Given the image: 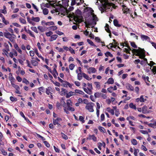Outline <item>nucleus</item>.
Returning <instances> with one entry per match:
<instances>
[{
    "mask_svg": "<svg viewBox=\"0 0 156 156\" xmlns=\"http://www.w3.org/2000/svg\"><path fill=\"white\" fill-rule=\"evenodd\" d=\"M101 93L100 92H96L95 93L94 95L95 98H99L101 97Z\"/></svg>",
    "mask_w": 156,
    "mask_h": 156,
    "instance_id": "20",
    "label": "nucleus"
},
{
    "mask_svg": "<svg viewBox=\"0 0 156 156\" xmlns=\"http://www.w3.org/2000/svg\"><path fill=\"white\" fill-rule=\"evenodd\" d=\"M75 13L76 14V16H75V19H76V22H80L83 21L82 19L83 17L81 16H80L81 14V12L79 9H77L76 10Z\"/></svg>",
    "mask_w": 156,
    "mask_h": 156,
    "instance_id": "2",
    "label": "nucleus"
},
{
    "mask_svg": "<svg viewBox=\"0 0 156 156\" xmlns=\"http://www.w3.org/2000/svg\"><path fill=\"white\" fill-rule=\"evenodd\" d=\"M61 134L62 136L63 139H65L66 140L68 139V137L65 134L63 133H62Z\"/></svg>",
    "mask_w": 156,
    "mask_h": 156,
    "instance_id": "40",
    "label": "nucleus"
},
{
    "mask_svg": "<svg viewBox=\"0 0 156 156\" xmlns=\"http://www.w3.org/2000/svg\"><path fill=\"white\" fill-rule=\"evenodd\" d=\"M129 106L130 108H132L133 109H136V106H135V105H134L132 103H130L129 104Z\"/></svg>",
    "mask_w": 156,
    "mask_h": 156,
    "instance_id": "32",
    "label": "nucleus"
},
{
    "mask_svg": "<svg viewBox=\"0 0 156 156\" xmlns=\"http://www.w3.org/2000/svg\"><path fill=\"white\" fill-rule=\"evenodd\" d=\"M84 23L86 24V27H87V28L90 27H89L88 26H89V25L92 26V25H95L94 24V22H93V20H92V21L91 23H90V22L88 23L87 24V22H85Z\"/></svg>",
    "mask_w": 156,
    "mask_h": 156,
    "instance_id": "12",
    "label": "nucleus"
},
{
    "mask_svg": "<svg viewBox=\"0 0 156 156\" xmlns=\"http://www.w3.org/2000/svg\"><path fill=\"white\" fill-rule=\"evenodd\" d=\"M147 107L146 106H144L142 108V112L143 113L145 114L147 112Z\"/></svg>",
    "mask_w": 156,
    "mask_h": 156,
    "instance_id": "22",
    "label": "nucleus"
},
{
    "mask_svg": "<svg viewBox=\"0 0 156 156\" xmlns=\"http://www.w3.org/2000/svg\"><path fill=\"white\" fill-rule=\"evenodd\" d=\"M105 30L108 33H109L110 31L109 29V26L107 24H106L105 26Z\"/></svg>",
    "mask_w": 156,
    "mask_h": 156,
    "instance_id": "29",
    "label": "nucleus"
},
{
    "mask_svg": "<svg viewBox=\"0 0 156 156\" xmlns=\"http://www.w3.org/2000/svg\"><path fill=\"white\" fill-rule=\"evenodd\" d=\"M69 50L72 54H75V53L74 50L71 47H69Z\"/></svg>",
    "mask_w": 156,
    "mask_h": 156,
    "instance_id": "48",
    "label": "nucleus"
},
{
    "mask_svg": "<svg viewBox=\"0 0 156 156\" xmlns=\"http://www.w3.org/2000/svg\"><path fill=\"white\" fill-rule=\"evenodd\" d=\"M31 20L33 21H34L35 22H39L40 20V18L39 17H33L32 18Z\"/></svg>",
    "mask_w": 156,
    "mask_h": 156,
    "instance_id": "15",
    "label": "nucleus"
},
{
    "mask_svg": "<svg viewBox=\"0 0 156 156\" xmlns=\"http://www.w3.org/2000/svg\"><path fill=\"white\" fill-rule=\"evenodd\" d=\"M35 52L36 54L37 55V56L39 58H41L42 60H44V58L43 57H42L41 56H39V53H38L37 50L36 51H35Z\"/></svg>",
    "mask_w": 156,
    "mask_h": 156,
    "instance_id": "36",
    "label": "nucleus"
},
{
    "mask_svg": "<svg viewBox=\"0 0 156 156\" xmlns=\"http://www.w3.org/2000/svg\"><path fill=\"white\" fill-rule=\"evenodd\" d=\"M50 27L51 28V29L53 30H55L57 29V27L56 26H52Z\"/></svg>",
    "mask_w": 156,
    "mask_h": 156,
    "instance_id": "62",
    "label": "nucleus"
},
{
    "mask_svg": "<svg viewBox=\"0 0 156 156\" xmlns=\"http://www.w3.org/2000/svg\"><path fill=\"white\" fill-rule=\"evenodd\" d=\"M20 21L21 23L23 24L26 23V21L25 20L21 18H20Z\"/></svg>",
    "mask_w": 156,
    "mask_h": 156,
    "instance_id": "42",
    "label": "nucleus"
},
{
    "mask_svg": "<svg viewBox=\"0 0 156 156\" xmlns=\"http://www.w3.org/2000/svg\"><path fill=\"white\" fill-rule=\"evenodd\" d=\"M83 117L81 116H80L79 117V120L81 121L82 123H84L85 122L84 120L83 119Z\"/></svg>",
    "mask_w": 156,
    "mask_h": 156,
    "instance_id": "51",
    "label": "nucleus"
},
{
    "mask_svg": "<svg viewBox=\"0 0 156 156\" xmlns=\"http://www.w3.org/2000/svg\"><path fill=\"white\" fill-rule=\"evenodd\" d=\"M88 86V87H87V89L88 90L90 91H91L93 89V87L92 86L91 84H90L89 83H87V84Z\"/></svg>",
    "mask_w": 156,
    "mask_h": 156,
    "instance_id": "27",
    "label": "nucleus"
},
{
    "mask_svg": "<svg viewBox=\"0 0 156 156\" xmlns=\"http://www.w3.org/2000/svg\"><path fill=\"white\" fill-rule=\"evenodd\" d=\"M12 86L14 87L16 90H18L19 89V87L18 85H16L15 84L12 83Z\"/></svg>",
    "mask_w": 156,
    "mask_h": 156,
    "instance_id": "45",
    "label": "nucleus"
},
{
    "mask_svg": "<svg viewBox=\"0 0 156 156\" xmlns=\"http://www.w3.org/2000/svg\"><path fill=\"white\" fill-rule=\"evenodd\" d=\"M105 55L106 56L108 57V56H109L111 57H113V55L109 51L105 53Z\"/></svg>",
    "mask_w": 156,
    "mask_h": 156,
    "instance_id": "33",
    "label": "nucleus"
},
{
    "mask_svg": "<svg viewBox=\"0 0 156 156\" xmlns=\"http://www.w3.org/2000/svg\"><path fill=\"white\" fill-rule=\"evenodd\" d=\"M31 28L32 30L34 31L36 33H38L37 29L36 27H31Z\"/></svg>",
    "mask_w": 156,
    "mask_h": 156,
    "instance_id": "46",
    "label": "nucleus"
},
{
    "mask_svg": "<svg viewBox=\"0 0 156 156\" xmlns=\"http://www.w3.org/2000/svg\"><path fill=\"white\" fill-rule=\"evenodd\" d=\"M20 115L23 117L27 121V122H30L29 120L27 118L25 117L23 113L22 112H20Z\"/></svg>",
    "mask_w": 156,
    "mask_h": 156,
    "instance_id": "25",
    "label": "nucleus"
},
{
    "mask_svg": "<svg viewBox=\"0 0 156 156\" xmlns=\"http://www.w3.org/2000/svg\"><path fill=\"white\" fill-rule=\"evenodd\" d=\"M108 109H109L108 110V112L110 113L112 115H114V111L112 109H110V108H107Z\"/></svg>",
    "mask_w": 156,
    "mask_h": 156,
    "instance_id": "47",
    "label": "nucleus"
},
{
    "mask_svg": "<svg viewBox=\"0 0 156 156\" xmlns=\"http://www.w3.org/2000/svg\"><path fill=\"white\" fill-rule=\"evenodd\" d=\"M44 143L47 147H50V144L46 141H44Z\"/></svg>",
    "mask_w": 156,
    "mask_h": 156,
    "instance_id": "56",
    "label": "nucleus"
},
{
    "mask_svg": "<svg viewBox=\"0 0 156 156\" xmlns=\"http://www.w3.org/2000/svg\"><path fill=\"white\" fill-rule=\"evenodd\" d=\"M126 87L128 89L131 91H134L133 87L129 83H127L126 84Z\"/></svg>",
    "mask_w": 156,
    "mask_h": 156,
    "instance_id": "10",
    "label": "nucleus"
},
{
    "mask_svg": "<svg viewBox=\"0 0 156 156\" xmlns=\"http://www.w3.org/2000/svg\"><path fill=\"white\" fill-rule=\"evenodd\" d=\"M75 66L73 64H71L69 66V68L71 70H72L73 69Z\"/></svg>",
    "mask_w": 156,
    "mask_h": 156,
    "instance_id": "43",
    "label": "nucleus"
},
{
    "mask_svg": "<svg viewBox=\"0 0 156 156\" xmlns=\"http://www.w3.org/2000/svg\"><path fill=\"white\" fill-rule=\"evenodd\" d=\"M49 87H48V88H46V93L48 95H49V94L51 93L52 94V93H51L50 91V90L49 89ZM50 88H51V87H50Z\"/></svg>",
    "mask_w": 156,
    "mask_h": 156,
    "instance_id": "53",
    "label": "nucleus"
},
{
    "mask_svg": "<svg viewBox=\"0 0 156 156\" xmlns=\"http://www.w3.org/2000/svg\"><path fill=\"white\" fill-rule=\"evenodd\" d=\"M30 55L31 57H33L34 55V52L32 51H30Z\"/></svg>",
    "mask_w": 156,
    "mask_h": 156,
    "instance_id": "63",
    "label": "nucleus"
},
{
    "mask_svg": "<svg viewBox=\"0 0 156 156\" xmlns=\"http://www.w3.org/2000/svg\"><path fill=\"white\" fill-rule=\"evenodd\" d=\"M41 24L43 26L44 25L50 26L51 25H54L55 24L52 21L46 23L44 20H43L42 21Z\"/></svg>",
    "mask_w": 156,
    "mask_h": 156,
    "instance_id": "6",
    "label": "nucleus"
},
{
    "mask_svg": "<svg viewBox=\"0 0 156 156\" xmlns=\"http://www.w3.org/2000/svg\"><path fill=\"white\" fill-rule=\"evenodd\" d=\"M139 152V150L138 149H134V154L136 156H137V153Z\"/></svg>",
    "mask_w": 156,
    "mask_h": 156,
    "instance_id": "54",
    "label": "nucleus"
},
{
    "mask_svg": "<svg viewBox=\"0 0 156 156\" xmlns=\"http://www.w3.org/2000/svg\"><path fill=\"white\" fill-rule=\"evenodd\" d=\"M2 154L4 155H7V153L5 151L4 149H2L1 150Z\"/></svg>",
    "mask_w": 156,
    "mask_h": 156,
    "instance_id": "55",
    "label": "nucleus"
},
{
    "mask_svg": "<svg viewBox=\"0 0 156 156\" xmlns=\"http://www.w3.org/2000/svg\"><path fill=\"white\" fill-rule=\"evenodd\" d=\"M78 93L80 94L83 95L84 93L82 91L79 90H75V93Z\"/></svg>",
    "mask_w": 156,
    "mask_h": 156,
    "instance_id": "19",
    "label": "nucleus"
},
{
    "mask_svg": "<svg viewBox=\"0 0 156 156\" xmlns=\"http://www.w3.org/2000/svg\"><path fill=\"white\" fill-rule=\"evenodd\" d=\"M94 83L96 85V87L97 88H100V85L99 84V82H95Z\"/></svg>",
    "mask_w": 156,
    "mask_h": 156,
    "instance_id": "52",
    "label": "nucleus"
},
{
    "mask_svg": "<svg viewBox=\"0 0 156 156\" xmlns=\"http://www.w3.org/2000/svg\"><path fill=\"white\" fill-rule=\"evenodd\" d=\"M83 89L84 91L89 94H91L92 93V91L91 90L90 91L88 90L86 88H83Z\"/></svg>",
    "mask_w": 156,
    "mask_h": 156,
    "instance_id": "24",
    "label": "nucleus"
},
{
    "mask_svg": "<svg viewBox=\"0 0 156 156\" xmlns=\"http://www.w3.org/2000/svg\"><path fill=\"white\" fill-rule=\"evenodd\" d=\"M56 106L58 109H61V106L59 102H57L56 104Z\"/></svg>",
    "mask_w": 156,
    "mask_h": 156,
    "instance_id": "60",
    "label": "nucleus"
},
{
    "mask_svg": "<svg viewBox=\"0 0 156 156\" xmlns=\"http://www.w3.org/2000/svg\"><path fill=\"white\" fill-rule=\"evenodd\" d=\"M53 33L51 31H49L46 33V35L48 37L50 36Z\"/></svg>",
    "mask_w": 156,
    "mask_h": 156,
    "instance_id": "64",
    "label": "nucleus"
},
{
    "mask_svg": "<svg viewBox=\"0 0 156 156\" xmlns=\"http://www.w3.org/2000/svg\"><path fill=\"white\" fill-rule=\"evenodd\" d=\"M82 75L84 78L88 80H89L91 79V78H90L87 75L84 73H82Z\"/></svg>",
    "mask_w": 156,
    "mask_h": 156,
    "instance_id": "18",
    "label": "nucleus"
},
{
    "mask_svg": "<svg viewBox=\"0 0 156 156\" xmlns=\"http://www.w3.org/2000/svg\"><path fill=\"white\" fill-rule=\"evenodd\" d=\"M51 81L54 84H55V85L56 86H58V87H59L60 86V83L58 82H56L55 83L52 80H51Z\"/></svg>",
    "mask_w": 156,
    "mask_h": 156,
    "instance_id": "59",
    "label": "nucleus"
},
{
    "mask_svg": "<svg viewBox=\"0 0 156 156\" xmlns=\"http://www.w3.org/2000/svg\"><path fill=\"white\" fill-rule=\"evenodd\" d=\"M31 62L32 64L34 66H36L37 65L38 62L36 60H32L31 61Z\"/></svg>",
    "mask_w": 156,
    "mask_h": 156,
    "instance_id": "31",
    "label": "nucleus"
},
{
    "mask_svg": "<svg viewBox=\"0 0 156 156\" xmlns=\"http://www.w3.org/2000/svg\"><path fill=\"white\" fill-rule=\"evenodd\" d=\"M87 41L89 44L91 45L94 46V45L93 42L90 40L89 39H87Z\"/></svg>",
    "mask_w": 156,
    "mask_h": 156,
    "instance_id": "39",
    "label": "nucleus"
},
{
    "mask_svg": "<svg viewBox=\"0 0 156 156\" xmlns=\"http://www.w3.org/2000/svg\"><path fill=\"white\" fill-rule=\"evenodd\" d=\"M37 28L41 32H43L44 31V30L42 27L39 26L37 27Z\"/></svg>",
    "mask_w": 156,
    "mask_h": 156,
    "instance_id": "61",
    "label": "nucleus"
},
{
    "mask_svg": "<svg viewBox=\"0 0 156 156\" xmlns=\"http://www.w3.org/2000/svg\"><path fill=\"white\" fill-rule=\"evenodd\" d=\"M131 141L132 144L134 145H136L137 144V141L135 139H133Z\"/></svg>",
    "mask_w": 156,
    "mask_h": 156,
    "instance_id": "37",
    "label": "nucleus"
},
{
    "mask_svg": "<svg viewBox=\"0 0 156 156\" xmlns=\"http://www.w3.org/2000/svg\"><path fill=\"white\" fill-rule=\"evenodd\" d=\"M55 120L56 122H58H58L59 121H62V119L60 118H57L56 119H53V120Z\"/></svg>",
    "mask_w": 156,
    "mask_h": 156,
    "instance_id": "50",
    "label": "nucleus"
},
{
    "mask_svg": "<svg viewBox=\"0 0 156 156\" xmlns=\"http://www.w3.org/2000/svg\"><path fill=\"white\" fill-rule=\"evenodd\" d=\"M12 34L8 32L5 34V36L7 38H9V37L12 36Z\"/></svg>",
    "mask_w": 156,
    "mask_h": 156,
    "instance_id": "35",
    "label": "nucleus"
},
{
    "mask_svg": "<svg viewBox=\"0 0 156 156\" xmlns=\"http://www.w3.org/2000/svg\"><path fill=\"white\" fill-rule=\"evenodd\" d=\"M23 82L24 83H25L26 84H28L29 83V82L25 78L23 79Z\"/></svg>",
    "mask_w": 156,
    "mask_h": 156,
    "instance_id": "58",
    "label": "nucleus"
},
{
    "mask_svg": "<svg viewBox=\"0 0 156 156\" xmlns=\"http://www.w3.org/2000/svg\"><path fill=\"white\" fill-rule=\"evenodd\" d=\"M139 48L140 49V52L139 53L140 55L138 56H139L140 58L143 59L145 57V50L144 49H142L140 48Z\"/></svg>",
    "mask_w": 156,
    "mask_h": 156,
    "instance_id": "5",
    "label": "nucleus"
},
{
    "mask_svg": "<svg viewBox=\"0 0 156 156\" xmlns=\"http://www.w3.org/2000/svg\"><path fill=\"white\" fill-rule=\"evenodd\" d=\"M5 49H3V51L4 52L8 51H9V46L8 44H5Z\"/></svg>",
    "mask_w": 156,
    "mask_h": 156,
    "instance_id": "21",
    "label": "nucleus"
},
{
    "mask_svg": "<svg viewBox=\"0 0 156 156\" xmlns=\"http://www.w3.org/2000/svg\"><path fill=\"white\" fill-rule=\"evenodd\" d=\"M132 51L133 53H136L135 54L136 55V56H139L140 55V54L139 53L140 52V49L139 48V49H133L132 50Z\"/></svg>",
    "mask_w": 156,
    "mask_h": 156,
    "instance_id": "8",
    "label": "nucleus"
},
{
    "mask_svg": "<svg viewBox=\"0 0 156 156\" xmlns=\"http://www.w3.org/2000/svg\"><path fill=\"white\" fill-rule=\"evenodd\" d=\"M75 93L72 91L69 92V93H66V97L67 98H68L71 96L74 95Z\"/></svg>",
    "mask_w": 156,
    "mask_h": 156,
    "instance_id": "9",
    "label": "nucleus"
},
{
    "mask_svg": "<svg viewBox=\"0 0 156 156\" xmlns=\"http://www.w3.org/2000/svg\"><path fill=\"white\" fill-rule=\"evenodd\" d=\"M92 16L93 17V21L94 22V25H96V21H97L98 18L94 14H93L92 15Z\"/></svg>",
    "mask_w": 156,
    "mask_h": 156,
    "instance_id": "14",
    "label": "nucleus"
},
{
    "mask_svg": "<svg viewBox=\"0 0 156 156\" xmlns=\"http://www.w3.org/2000/svg\"><path fill=\"white\" fill-rule=\"evenodd\" d=\"M141 38L144 39L146 40L150 39L149 37L148 36L144 35H142L141 36Z\"/></svg>",
    "mask_w": 156,
    "mask_h": 156,
    "instance_id": "34",
    "label": "nucleus"
},
{
    "mask_svg": "<svg viewBox=\"0 0 156 156\" xmlns=\"http://www.w3.org/2000/svg\"><path fill=\"white\" fill-rule=\"evenodd\" d=\"M67 91L65 89L62 88V91L61 92V94L62 95H65L66 93H67Z\"/></svg>",
    "mask_w": 156,
    "mask_h": 156,
    "instance_id": "28",
    "label": "nucleus"
},
{
    "mask_svg": "<svg viewBox=\"0 0 156 156\" xmlns=\"http://www.w3.org/2000/svg\"><path fill=\"white\" fill-rule=\"evenodd\" d=\"M94 105V104L93 103H89L86 106L85 108L87 109L88 110L89 112H93L94 111L93 109V107Z\"/></svg>",
    "mask_w": 156,
    "mask_h": 156,
    "instance_id": "3",
    "label": "nucleus"
},
{
    "mask_svg": "<svg viewBox=\"0 0 156 156\" xmlns=\"http://www.w3.org/2000/svg\"><path fill=\"white\" fill-rule=\"evenodd\" d=\"M131 45L133 48H136L137 47L134 42H131Z\"/></svg>",
    "mask_w": 156,
    "mask_h": 156,
    "instance_id": "44",
    "label": "nucleus"
},
{
    "mask_svg": "<svg viewBox=\"0 0 156 156\" xmlns=\"http://www.w3.org/2000/svg\"><path fill=\"white\" fill-rule=\"evenodd\" d=\"M89 70V71L88 72V73L89 74H90L91 73H94L96 71V69L93 67L90 68Z\"/></svg>",
    "mask_w": 156,
    "mask_h": 156,
    "instance_id": "11",
    "label": "nucleus"
},
{
    "mask_svg": "<svg viewBox=\"0 0 156 156\" xmlns=\"http://www.w3.org/2000/svg\"><path fill=\"white\" fill-rule=\"evenodd\" d=\"M113 22L115 26L117 27H120L121 26V25L118 23V20L116 19H115L114 20Z\"/></svg>",
    "mask_w": 156,
    "mask_h": 156,
    "instance_id": "16",
    "label": "nucleus"
},
{
    "mask_svg": "<svg viewBox=\"0 0 156 156\" xmlns=\"http://www.w3.org/2000/svg\"><path fill=\"white\" fill-rule=\"evenodd\" d=\"M57 35H52L51 37L50 41H52L54 40H55L57 37H58Z\"/></svg>",
    "mask_w": 156,
    "mask_h": 156,
    "instance_id": "17",
    "label": "nucleus"
},
{
    "mask_svg": "<svg viewBox=\"0 0 156 156\" xmlns=\"http://www.w3.org/2000/svg\"><path fill=\"white\" fill-rule=\"evenodd\" d=\"M43 12L44 15H47L48 13V9H47L45 8L43 10Z\"/></svg>",
    "mask_w": 156,
    "mask_h": 156,
    "instance_id": "30",
    "label": "nucleus"
},
{
    "mask_svg": "<svg viewBox=\"0 0 156 156\" xmlns=\"http://www.w3.org/2000/svg\"><path fill=\"white\" fill-rule=\"evenodd\" d=\"M27 32L31 36L34 37H35L34 35L32 33V32L30 30H28V31Z\"/></svg>",
    "mask_w": 156,
    "mask_h": 156,
    "instance_id": "38",
    "label": "nucleus"
},
{
    "mask_svg": "<svg viewBox=\"0 0 156 156\" xmlns=\"http://www.w3.org/2000/svg\"><path fill=\"white\" fill-rule=\"evenodd\" d=\"M10 99L12 101H16L17 100L16 98H14L12 97H10Z\"/></svg>",
    "mask_w": 156,
    "mask_h": 156,
    "instance_id": "57",
    "label": "nucleus"
},
{
    "mask_svg": "<svg viewBox=\"0 0 156 156\" xmlns=\"http://www.w3.org/2000/svg\"><path fill=\"white\" fill-rule=\"evenodd\" d=\"M111 6H112L113 8H115V6L112 3L105 1L104 3H102L101 6L99 7V9L101 11V13H102L107 9H110Z\"/></svg>",
    "mask_w": 156,
    "mask_h": 156,
    "instance_id": "1",
    "label": "nucleus"
},
{
    "mask_svg": "<svg viewBox=\"0 0 156 156\" xmlns=\"http://www.w3.org/2000/svg\"><path fill=\"white\" fill-rule=\"evenodd\" d=\"M98 129L101 132L103 133L105 132V130L104 128L101 126H99Z\"/></svg>",
    "mask_w": 156,
    "mask_h": 156,
    "instance_id": "41",
    "label": "nucleus"
},
{
    "mask_svg": "<svg viewBox=\"0 0 156 156\" xmlns=\"http://www.w3.org/2000/svg\"><path fill=\"white\" fill-rule=\"evenodd\" d=\"M71 103V101L70 100L68 99L67 100L66 104L67 106V109L69 110L74 111L75 110L74 108L71 107V106L72 105Z\"/></svg>",
    "mask_w": 156,
    "mask_h": 156,
    "instance_id": "4",
    "label": "nucleus"
},
{
    "mask_svg": "<svg viewBox=\"0 0 156 156\" xmlns=\"http://www.w3.org/2000/svg\"><path fill=\"white\" fill-rule=\"evenodd\" d=\"M66 82H68L66 81H64L62 84V86L64 87H67L68 84H67Z\"/></svg>",
    "mask_w": 156,
    "mask_h": 156,
    "instance_id": "49",
    "label": "nucleus"
},
{
    "mask_svg": "<svg viewBox=\"0 0 156 156\" xmlns=\"http://www.w3.org/2000/svg\"><path fill=\"white\" fill-rule=\"evenodd\" d=\"M14 47L21 54L22 52V51L19 48L18 45L17 44H15L14 45Z\"/></svg>",
    "mask_w": 156,
    "mask_h": 156,
    "instance_id": "13",
    "label": "nucleus"
},
{
    "mask_svg": "<svg viewBox=\"0 0 156 156\" xmlns=\"http://www.w3.org/2000/svg\"><path fill=\"white\" fill-rule=\"evenodd\" d=\"M87 140H91V139H92L94 141L96 142L97 141V139L94 135H89V137L87 138Z\"/></svg>",
    "mask_w": 156,
    "mask_h": 156,
    "instance_id": "7",
    "label": "nucleus"
},
{
    "mask_svg": "<svg viewBox=\"0 0 156 156\" xmlns=\"http://www.w3.org/2000/svg\"><path fill=\"white\" fill-rule=\"evenodd\" d=\"M82 73H78L77 79L78 80H80L82 78Z\"/></svg>",
    "mask_w": 156,
    "mask_h": 156,
    "instance_id": "26",
    "label": "nucleus"
},
{
    "mask_svg": "<svg viewBox=\"0 0 156 156\" xmlns=\"http://www.w3.org/2000/svg\"><path fill=\"white\" fill-rule=\"evenodd\" d=\"M114 80L112 78H109L107 81V83L109 84H112L114 83Z\"/></svg>",
    "mask_w": 156,
    "mask_h": 156,
    "instance_id": "23",
    "label": "nucleus"
}]
</instances>
